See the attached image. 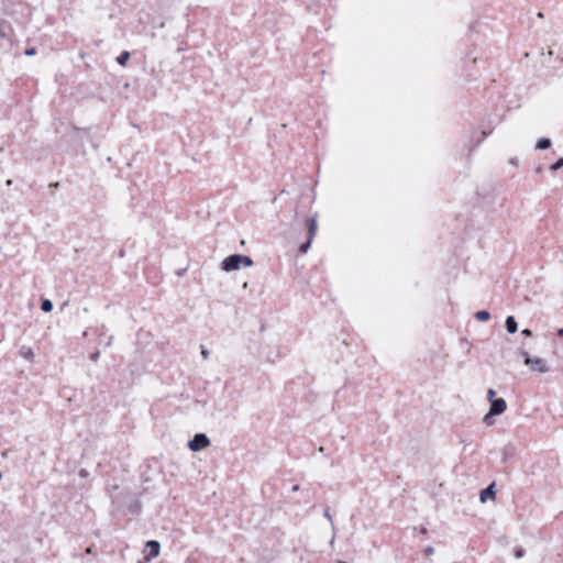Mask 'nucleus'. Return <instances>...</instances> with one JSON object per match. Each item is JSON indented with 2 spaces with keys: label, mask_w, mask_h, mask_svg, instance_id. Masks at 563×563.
Segmentation results:
<instances>
[{
  "label": "nucleus",
  "mask_w": 563,
  "mask_h": 563,
  "mask_svg": "<svg viewBox=\"0 0 563 563\" xmlns=\"http://www.w3.org/2000/svg\"><path fill=\"white\" fill-rule=\"evenodd\" d=\"M510 164L516 166L518 164V159L517 158H511L510 159Z\"/></svg>",
  "instance_id": "obj_25"
},
{
  "label": "nucleus",
  "mask_w": 563,
  "mask_h": 563,
  "mask_svg": "<svg viewBox=\"0 0 563 563\" xmlns=\"http://www.w3.org/2000/svg\"><path fill=\"white\" fill-rule=\"evenodd\" d=\"M507 409V402L504 398H497L490 402L489 411L484 416V422L492 424V418L504 413Z\"/></svg>",
  "instance_id": "obj_3"
},
{
  "label": "nucleus",
  "mask_w": 563,
  "mask_h": 563,
  "mask_svg": "<svg viewBox=\"0 0 563 563\" xmlns=\"http://www.w3.org/2000/svg\"><path fill=\"white\" fill-rule=\"evenodd\" d=\"M25 54H26L27 56H34V55L36 54V49H35L34 47L27 48V49L25 51Z\"/></svg>",
  "instance_id": "obj_21"
},
{
  "label": "nucleus",
  "mask_w": 563,
  "mask_h": 563,
  "mask_svg": "<svg viewBox=\"0 0 563 563\" xmlns=\"http://www.w3.org/2000/svg\"><path fill=\"white\" fill-rule=\"evenodd\" d=\"M521 334H523V335H526V336H531V335H532V332H531V330H529V329H523V330L521 331Z\"/></svg>",
  "instance_id": "obj_23"
},
{
  "label": "nucleus",
  "mask_w": 563,
  "mask_h": 563,
  "mask_svg": "<svg viewBox=\"0 0 563 563\" xmlns=\"http://www.w3.org/2000/svg\"><path fill=\"white\" fill-rule=\"evenodd\" d=\"M113 339H114V338H113V335H111V336L108 339V341H107L106 345H107V346H110V345L112 344V342H113Z\"/></svg>",
  "instance_id": "obj_24"
},
{
  "label": "nucleus",
  "mask_w": 563,
  "mask_h": 563,
  "mask_svg": "<svg viewBox=\"0 0 563 563\" xmlns=\"http://www.w3.org/2000/svg\"><path fill=\"white\" fill-rule=\"evenodd\" d=\"M99 357H100V352H98V351H97V352H95V353H92V354L90 355V360H91L92 362H98V361H99Z\"/></svg>",
  "instance_id": "obj_20"
},
{
  "label": "nucleus",
  "mask_w": 563,
  "mask_h": 563,
  "mask_svg": "<svg viewBox=\"0 0 563 563\" xmlns=\"http://www.w3.org/2000/svg\"><path fill=\"white\" fill-rule=\"evenodd\" d=\"M495 496L496 492L494 490V484H492L481 492L479 498L482 503H485L488 498L495 499Z\"/></svg>",
  "instance_id": "obj_6"
},
{
  "label": "nucleus",
  "mask_w": 563,
  "mask_h": 563,
  "mask_svg": "<svg viewBox=\"0 0 563 563\" xmlns=\"http://www.w3.org/2000/svg\"><path fill=\"white\" fill-rule=\"evenodd\" d=\"M506 329L509 333H515L518 329L517 321L512 316L507 317L506 319Z\"/></svg>",
  "instance_id": "obj_7"
},
{
  "label": "nucleus",
  "mask_w": 563,
  "mask_h": 563,
  "mask_svg": "<svg viewBox=\"0 0 563 563\" xmlns=\"http://www.w3.org/2000/svg\"><path fill=\"white\" fill-rule=\"evenodd\" d=\"M210 444L209 438L205 433H197L188 443L191 451L198 452Z\"/></svg>",
  "instance_id": "obj_4"
},
{
  "label": "nucleus",
  "mask_w": 563,
  "mask_h": 563,
  "mask_svg": "<svg viewBox=\"0 0 563 563\" xmlns=\"http://www.w3.org/2000/svg\"><path fill=\"white\" fill-rule=\"evenodd\" d=\"M253 265V261L247 255L233 254L225 257L221 263V269L224 272L238 271L242 266L250 267Z\"/></svg>",
  "instance_id": "obj_1"
},
{
  "label": "nucleus",
  "mask_w": 563,
  "mask_h": 563,
  "mask_svg": "<svg viewBox=\"0 0 563 563\" xmlns=\"http://www.w3.org/2000/svg\"><path fill=\"white\" fill-rule=\"evenodd\" d=\"M495 396H496V391L493 388H489L487 390V399L489 400V402L497 399Z\"/></svg>",
  "instance_id": "obj_17"
},
{
  "label": "nucleus",
  "mask_w": 563,
  "mask_h": 563,
  "mask_svg": "<svg viewBox=\"0 0 563 563\" xmlns=\"http://www.w3.org/2000/svg\"><path fill=\"white\" fill-rule=\"evenodd\" d=\"M475 318H476L478 321L483 322V321H487V320L490 318V314H489V312H488V311H486V310H481V311H477V312L475 313Z\"/></svg>",
  "instance_id": "obj_12"
},
{
  "label": "nucleus",
  "mask_w": 563,
  "mask_h": 563,
  "mask_svg": "<svg viewBox=\"0 0 563 563\" xmlns=\"http://www.w3.org/2000/svg\"><path fill=\"white\" fill-rule=\"evenodd\" d=\"M5 184H7V186H11L12 185V180L8 179Z\"/></svg>",
  "instance_id": "obj_28"
},
{
  "label": "nucleus",
  "mask_w": 563,
  "mask_h": 563,
  "mask_svg": "<svg viewBox=\"0 0 563 563\" xmlns=\"http://www.w3.org/2000/svg\"><path fill=\"white\" fill-rule=\"evenodd\" d=\"M53 302L48 299H44L42 300V306H41V309L44 311V312H51L53 310Z\"/></svg>",
  "instance_id": "obj_14"
},
{
  "label": "nucleus",
  "mask_w": 563,
  "mask_h": 563,
  "mask_svg": "<svg viewBox=\"0 0 563 563\" xmlns=\"http://www.w3.org/2000/svg\"><path fill=\"white\" fill-rule=\"evenodd\" d=\"M523 555H525V550L522 548H519L515 551L516 559H521V558H523Z\"/></svg>",
  "instance_id": "obj_18"
},
{
  "label": "nucleus",
  "mask_w": 563,
  "mask_h": 563,
  "mask_svg": "<svg viewBox=\"0 0 563 563\" xmlns=\"http://www.w3.org/2000/svg\"><path fill=\"white\" fill-rule=\"evenodd\" d=\"M323 516H324V518H327V519L329 520V522L331 523V528H332L333 536H332V538H331V540H330V544L332 545V544L334 543V540H335V527H334L333 518H332V516H331V514H330L329 509H325V510L323 511Z\"/></svg>",
  "instance_id": "obj_8"
},
{
  "label": "nucleus",
  "mask_w": 563,
  "mask_h": 563,
  "mask_svg": "<svg viewBox=\"0 0 563 563\" xmlns=\"http://www.w3.org/2000/svg\"><path fill=\"white\" fill-rule=\"evenodd\" d=\"M311 241H312V239L309 238V240L306 243L301 244V246H300L301 253H306L309 250V247L311 245Z\"/></svg>",
  "instance_id": "obj_16"
},
{
  "label": "nucleus",
  "mask_w": 563,
  "mask_h": 563,
  "mask_svg": "<svg viewBox=\"0 0 563 563\" xmlns=\"http://www.w3.org/2000/svg\"><path fill=\"white\" fill-rule=\"evenodd\" d=\"M201 355L205 360H207L209 357V351L207 349L202 347Z\"/></svg>",
  "instance_id": "obj_22"
},
{
  "label": "nucleus",
  "mask_w": 563,
  "mask_h": 563,
  "mask_svg": "<svg viewBox=\"0 0 563 563\" xmlns=\"http://www.w3.org/2000/svg\"><path fill=\"white\" fill-rule=\"evenodd\" d=\"M521 356L525 360V364L530 367L531 371L537 373H547L549 371L547 361L542 357H532L525 350L520 352Z\"/></svg>",
  "instance_id": "obj_2"
},
{
  "label": "nucleus",
  "mask_w": 563,
  "mask_h": 563,
  "mask_svg": "<svg viewBox=\"0 0 563 563\" xmlns=\"http://www.w3.org/2000/svg\"><path fill=\"white\" fill-rule=\"evenodd\" d=\"M129 59H130V53L128 51H125L118 56L117 62L119 65L125 66Z\"/></svg>",
  "instance_id": "obj_11"
},
{
  "label": "nucleus",
  "mask_w": 563,
  "mask_h": 563,
  "mask_svg": "<svg viewBox=\"0 0 563 563\" xmlns=\"http://www.w3.org/2000/svg\"><path fill=\"white\" fill-rule=\"evenodd\" d=\"M551 146V141L550 139H547V137H543V139H540L537 144H536V148L537 150H547Z\"/></svg>",
  "instance_id": "obj_10"
},
{
  "label": "nucleus",
  "mask_w": 563,
  "mask_h": 563,
  "mask_svg": "<svg viewBox=\"0 0 563 563\" xmlns=\"http://www.w3.org/2000/svg\"><path fill=\"white\" fill-rule=\"evenodd\" d=\"M563 167V157L559 158L555 163H553L550 167L551 170L555 172Z\"/></svg>",
  "instance_id": "obj_15"
},
{
  "label": "nucleus",
  "mask_w": 563,
  "mask_h": 563,
  "mask_svg": "<svg viewBox=\"0 0 563 563\" xmlns=\"http://www.w3.org/2000/svg\"><path fill=\"white\" fill-rule=\"evenodd\" d=\"M558 334H559L560 336H563V328L559 329Z\"/></svg>",
  "instance_id": "obj_27"
},
{
  "label": "nucleus",
  "mask_w": 563,
  "mask_h": 563,
  "mask_svg": "<svg viewBox=\"0 0 563 563\" xmlns=\"http://www.w3.org/2000/svg\"><path fill=\"white\" fill-rule=\"evenodd\" d=\"M159 549H161V544L158 541H155V540L147 541L146 549H145V551L147 553H146L145 559L152 560V559L156 558L159 554Z\"/></svg>",
  "instance_id": "obj_5"
},
{
  "label": "nucleus",
  "mask_w": 563,
  "mask_h": 563,
  "mask_svg": "<svg viewBox=\"0 0 563 563\" xmlns=\"http://www.w3.org/2000/svg\"><path fill=\"white\" fill-rule=\"evenodd\" d=\"M2 478V473L0 472V479Z\"/></svg>",
  "instance_id": "obj_29"
},
{
  "label": "nucleus",
  "mask_w": 563,
  "mask_h": 563,
  "mask_svg": "<svg viewBox=\"0 0 563 563\" xmlns=\"http://www.w3.org/2000/svg\"><path fill=\"white\" fill-rule=\"evenodd\" d=\"M318 224L317 220L314 218L309 219L308 221V230H309V238L313 239V236L317 233Z\"/></svg>",
  "instance_id": "obj_9"
},
{
  "label": "nucleus",
  "mask_w": 563,
  "mask_h": 563,
  "mask_svg": "<svg viewBox=\"0 0 563 563\" xmlns=\"http://www.w3.org/2000/svg\"><path fill=\"white\" fill-rule=\"evenodd\" d=\"M292 492H297L299 490V485H294L292 488H291Z\"/></svg>",
  "instance_id": "obj_26"
},
{
  "label": "nucleus",
  "mask_w": 563,
  "mask_h": 563,
  "mask_svg": "<svg viewBox=\"0 0 563 563\" xmlns=\"http://www.w3.org/2000/svg\"><path fill=\"white\" fill-rule=\"evenodd\" d=\"M433 553H434V549H433V547L428 545V547L424 549V554H426L427 556H430V555H432Z\"/></svg>",
  "instance_id": "obj_19"
},
{
  "label": "nucleus",
  "mask_w": 563,
  "mask_h": 563,
  "mask_svg": "<svg viewBox=\"0 0 563 563\" xmlns=\"http://www.w3.org/2000/svg\"><path fill=\"white\" fill-rule=\"evenodd\" d=\"M20 354H21V356H23L24 358L30 360V361L33 360V356H34L33 351L30 347H25V346L22 347Z\"/></svg>",
  "instance_id": "obj_13"
}]
</instances>
